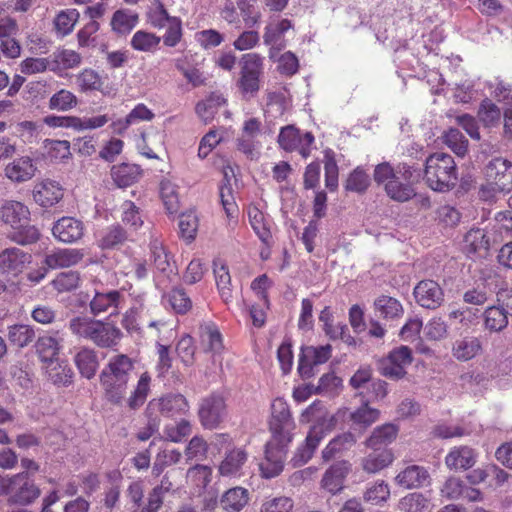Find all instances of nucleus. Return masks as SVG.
Here are the masks:
<instances>
[{"mask_svg":"<svg viewBox=\"0 0 512 512\" xmlns=\"http://www.w3.org/2000/svg\"><path fill=\"white\" fill-rule=\"evenodd\" d=\"M294 428L295 423L287 402L282 398L275 399L271 405L269 421L271 439L265 445V458L260 463L263 477L273 478L282 472Z\"/></svg>","mask_w":512,"mask_h":512,"instance_id":"nucleus-1","label":"nucleus"},{"mask_svg":"<svg viewBox=\"0 0 512 512\" xmlns=\"http://www.w3.org/2000/svg\"><path fill=\"white\" fill-rule=\"evenodd\" d=\"M69 330L77 338L89 341L99 348H113L122 338L121 330L110 320H98L82 315L69 321Z\"/></svg>","mask_w":512,"mask_h":512,"instance_id":"nucleus-2","label":"nucleus"},{"mask_svg":"<svg viewBox=\"0 0 512 512\" xmlns=\"http://www.w3.org/2000/svg\"><path fill=\"white\" fill-rule=\"evenodd\" d=\"M134 365L127 355L112 356L100 373V383L107 400L113 404H121L125 400L128 382Z\"/></svg>","mask_w":512,"mask_h":512,"instance_id":"nucleus-3","label":"nucleus"},{"mask_svg":"<svg viewBox=\"0 0 512 512\" xmlns=\"http://www.w3.org/2000/svg\"><path fill=\"white\" fill-rule=\"evenodd\" d=\"M424 178L434 191H449L458 179L454 158L443 152L430 155L425 162Z\"/></svg>","mask_w":512,"mask_h":512,"instance_id":"nucleus-4","label":"nucleus"},{"mask_svg":"<svg viewBox=\"0 0 512 512\" xmlns=\"http://www.w3.org/2000/svg\"><path fill=\"white\" fill-rule=\"evenodd\" d=\"M486 185H483L480 193L485 200L496 193L510 192L512 190V163L506 159L497 157L488 162L484 170Z\"/></svg>","mask_w":512,"mask_h":512,"instance_id":"nucleus-5","label":"nucleus"},{"mask_svg":"<svg viewBox=\"0 0 512 512\" xmlns=\"http://www.w3.org/2000/svg\"><path fill=\"white\" fill-rule=\"evenodd\" d=\"M240 78L238 87L244 97H254L260 89V77L263 74L264 57L258 53H247L240 59Z\"/></svg>","mask_w":512,"mask_h":512,"instance_id":"nucleus-6","label":"nucleus"},{"mask_svg":"<svg viewBox=\"0 0 512 512\" xmlns=\"http://www.w3.org/2000/svg\"><path fill=\"white\" fill-rule=\"evenodd\" d=\"M315 141L311 132H302L294 125H287L280 129L278 144L286 152H298L303 158L311 154L312 145Z\"/></svg>","mask_w":512,"mask_h":512,"instance_id":"nucleus-7","label":"nucleus"},{"mask_svg":"<svg viewBox=\"0 0 512 512\" xmlns=\"http://www.w3.org/2000/svg\"><path fill=\"white\" fill-rule=\"evenodd\" d=\"M412 350L408 346H399L378 361V371L382 376L401 379L406 375V368L412 363Z\"/></svg>","mask_w":512,"mask_h":512,"instance_id":"nucleus-8","label":"nucleus"},{"mask_svg":"<svg viewBox=\"0 0 512 512\" xmlns=\"http://www.w3.org/2000/svg\"><path fill=\"white\" fill-rule=\"evenodd\" d=\"M198 415L204 428H217L227 416V408L224 398L218 394H211L207 396L200 403Z\"/></svg>","mask_w":512,"mask_h":512,"instance_id":"nucleus-9","label":"nucleus"},{"mask_svg":"<svg viewBox=\"0 0 512 512\" xmlns=\"http://www.w3.org/2000/svg\"><path fill=\"white\" fill-rule=\"evenodd\" d=\"M40 496V489L30 478L28 472L13 476L8 502L18 505H29Z\"/></svg>","mask_w":512,"mask_h":512,"instance_id":"nucleus-10","label":"nucleus"},{"mask_svg":"<svg viewBox=\"0 0 512 512\" xmlns=\"http://www.w3.org/2000/svg\"><path fill=\"white\" fill-rule=\"evenodd\" d=\"M332 353L331 345L302 347L299 355L298 372L303 379L314 376V368L329 360Z\"/></svg>","mask_w":512,"mask_h":512,"instance_id":"nucleus-11","label":"nucleus"},{"mask_svg":"<svg viewBox=\"0 0 512 512\" xmlns=\"http://www.w3.org/2000/svg\"><path fill=\"white\" fill-rule=\"evenodd\" d=\"M147 411L151 414L157 411L164 417L174 418L185 415L189 411V404L182 394L170 393L152 399L148 403Z\"/></svg>","mask_w":512,"mask_h":512,"instance_id":"nucleus-12","label":"nucleus"},{"mask_svg":"<svg viewBox=\"0 0 512 512\" xmlns=\"http://www.w3.org/2000/svg\"><path fill=\"white\" fill-rule=\"evenodd\" d=\"M352 465L347 460L334 462L323 474L320 487L331 495L341 493L345 487V481L350 474Z\"/></svg>","mask_w":512,"mask_h":512,"instance_id":"nucleus-13","label":"nucleus"},{"mask_svg":"<svg viewBox=\"0 0 512 512\" xmlns=\"http://www.w3.org/2000/svg\"><path fill=\"white\" fill-rule=\"evenodd\" d=\"M124 300L123 294L114 289H95L94 296L90 300L89 307L92 315L97 316L109 312L110 315L118 314Z\"/></svg>","mask_w":512,"mask_h":512,"instance_id":"nucleus-14","label":"nucleus"},{"mask_svg":"<svg viewBox=\"0 0 512 512\" xmlns=\"http://www.w3.org/2000/svg\"><path fill=\"white\" fill-rule=\"evenodd\" d=\"M326 435L327 432L323 425L313 426L309 430L305 441L296 449L291 459L293 466L301 467L305 465L312 458L316 449Z\"/></svg>","mask_w":512,"mask_h":512,"instance_id":"nucleus-15","label":"nucleus"},{"mask_svg":"<svg viewBox=\"0 0 512 512\" xmlns=\"http://www.w3.org/2000/svg\"><path fill=\"white\" fill-rule=\"evenodd\" d=\"M31 255L17 247H10L0 252V274L16 277L31 262Z\"/></svg>","mask_w":512,"mask_h":512,"instance_id":"nucleus-16","label":"nucleus"},{"mask_svg":"<svg viewBox=\"0 0 512 512\" xmlns=\"http://www.w3.org/2000/svg\"><path fill=\"white\" fill-rule=\"evenodd\" d=\"M416 302L426 309L435 310L444 301V292L440 285L433 280H422L414 288Z\"/></svg>","mask_w":512,"mask_h":512,"instance_id":"nucleus-17","label":"nucleus"},{"mask_svg":"<svg viewBox=\"0 0 512 512\" xmlns=\"http://www.w3.org/2000/svg\"><path fill=\"white\" fill-rule=\"evenodd\" d=\"M37 172V165L30 156H20L4 167V175L14 184L30 181Z\"/></svg>","mask_w":512,"mask_h":512,"instance_id":"nucleus-18","label":"nucleus"},{"mask_svg":"<svg viewBox=\"0 0 512 512\" xmlns=\"http://www.w3.org/2000/svg\"><path fill=\"white\" fill-rule=\"evenodd\" d=\"M394 480L404 489H418L430 483V474L424 466L410 464L400 470Z\"/></svg>","mask_w":512,"mask_h":512,"instance_id":"nucleus-19","label":"nucleus"},{"mask_svg":"<svg viewBox=\"0 0 512 512\" xmlns=\"http://www.w3.org/2000/svg\"><path fill=\"white\" fill-rule=\"evenodd\" d=\"M53 235L64 243H74L84 234L83 223L73 217H62L53 226Z\"/></svg>","mask_w":512,"mask_h":512,"instance_id":"nucleus-20","label":"nucleus"},{"mask_svg":"<svg viewBox=\"0 0 512 512\" xmlns=\"http://www.w3.org/2000/svg\"><path fill=\"white\" fill-rule=\"evenodd\" d=\"M32 194L38 205L51 207L62 199L63 189L56 181L44 180L35 184Z\"/></svg>","mask_w":512,"mask_h":512,"instance_id":"nucleus-21","label":"nucleus"},{"mask_svg":"<svg viewBox=\"0 0 512 512\" xmlns=\"http://www.w3.org/2000/svg\"><path fill=\"white\" fill-rule=\"evenodd\" d=\"M0 218L11 228L19 227L20 223L30 220L29 208L19 201L7 200L0 207Z\"/></svg>","mask_w":512,"mask_h":512,"instance_id":"nucleus-22","label":"nucleus"},{"mask_svg":"<svg viewBox=\"0 0 512 512\" xmlns=\"http://www.w3.org/2000/svg\"><path fill=\"white\" fill-rule=\"evenodd\" d=\"M476 461L477 453L468 446L454 447L445 457L447 467L454 470H468L475 465Z\"/></svg>","mask_w":512,"mask_h":512,"instance_id":"nucleus-23","label":"nucleus"},{"mask_svg":"<svg viewBox=\"0 0 512 512\" xmlns=\"http://www.w3.org/2000/svg\"><path fill=\"white\" fill-rule=\"evenodd\" d=\"M248 459L245 450L236 448L229 451L219 465L218 471L223 477H239Z\"/></svg>","mask_w":512,"mask_h":512,"instance_id":"nucleus-24","label":"nucleus"},{"mask_svg":"<svg viewBox=\"0 0 512 512\" xmlns=\"http://www.w3.org/2000/svg\"><path fill=\"white\" fill-rule=\"evenodd\" d=\"M83 258L79 249H56L45 257V264L50 269L67 268L78 264Z\"/></svg>","mask_w":512,"mask_h":512,"instance_id":"nucleus-25","label":"nucleus"},{"mask_svg":"<svg viewBox=\"0 0 512 512\" xmlns=\"http://www.w3.org/2000/svg\"><path fill=\"white\" fill-rule=\"evenodd\" d=\"M357 442V437L352 432H344L329 441L321 452L324 462H328L345 451L350 450Z\"/></svg>","mask_w":512,"mask_h":512,"instance_id":"nucleus-26","label":"nucleus"},{"mask_svg":"<svg viewBox=\"0 0 512 512\" xmlns=\"http://www.w3.org/2000/svg\"><path fill=\"white\" fill-rule=\"evenodd\" d=\"M482 343L478 337L465 336L455 340L452 346V355L459 361H468L479 355Z\"/></svg>","mask_w":512,"mask_h":512,"instance_id":"nucleus-27","label":"nucleus"},{"mask_svg":"<svg viewBox=\"0 0 512 512\" xmlns=\"http://www.w3.org/2000/svg\"><path fill=\"white\" fill-rule=\"evenodd\" d=\"M45 372L49 380L57 386H68L72 383L73 371L64 361L59 358L44 364Z\"/></svg>","mask_w":512,"mask_h":512,"instance_id":"nucleus-28","label":"nucleus"},{"mask_svg":"<svg viewBox=\"0 0 512 512\" xmlns=\"http://www.w3.org/2000/svg\"><path fill=\"white\" fill-rule=\"evenodd\" d=\"M62 341V338L52 335H44L37 339L35 349L43 364L58 359Z\"/></svg>","mask_w":512,"mask_h":512,"instance_id":"nucleus-29","label":"nucleus"},{"mask_svg":"<svg viewBox=\"0 0 512 512\" xmlns=\"http://www.w3.org/2000/svg\"><path fill=\"white\" fill-rule=\"evenodd\" d=\"M398 434V427L392 423H386L376 427L367 438L365 444L368 448L379 450L382 446L392 443Z\"/></svg>","mask_w":512,"mask_h":512,"instance_id":"nucleus-30","label":"nucleus"},{"mask_svg":"<svg viewBox=\"0 0 512 512\" xmlns=\"http://www.w3.org/2000/svg\"><path fill=\"white\" fill-rule=\"evenodd\" d=\"M74 361L83 377L91 379L95 376L99 362L94 349L88 347L80 349L75 355Z\"/></svg>","mask_w":512,"mask_h":512,"instance_id":"nucleus-31","label":"nucleus"},{"mask_svg":"<svg viewBox=\"0 0 512 512\" xmlns=\"http://www.w3.org/2000/svg\"><path fill=\"white\" fill-rule=\"evenodd\" d=\"M249 500V492L243 487H233L227 490L220 499V506L227 512H239Z\"/></svg>","mask_w":512,"mask_h":512,"instance_id":"nucleus-32","label":"nucleus"},{"mask_svg":"<svg viewBox=\"0 0 512 512\" xmlns=\"http://www.w3.org/2000/svg\"><path fill=\"white\" fill-rule=\"evenodd\" d=\"M380 417V411L372 408L367 402H364L356 410L350 412L349 420L355 429L365 431L368 427L378 421Z\"/></svg>","mask_w":512,"mask_h":512,"instance_id":"nucleus-33","label":"nucleus"},{"mask_svg":"<svg viewBox=\"0 0 512 512\" xmlns=\"http://www.w3.org/2000/svg\"><path fill=\"white\" fill-rule=\"evenodd\" d=\"M111 175L119 187H128L139 179L141 168L136 164L121 163L112 167Z\"/></svg>","mask_w":512,"mask_h":512,"instance_id":"nucleus-34","label":"nucleus"},{"mask_svg":"<svg viewBox=\"0 0 512 512\" xmlns=\"http://www.w3.org/2000/svg\"><path fill=\"white\" fill-rule=\"evenodd\" d=\"M151 376L148 372H143L134 389L131 391L129 397L126 399V404L129 409L137 410L147 400L150 393Z\"/></svg>","mask_w":512,"mask_h":512,"instance_id":"nucleus-35","label":"nucleus"},{"mask_svg":"<svg viewBox=\"0 0 512 512\" xmlns=\"http://www.w3.org/2000/svg\"><path fill=\"white\" fill-rule=\"evenodd\" d=\"M375 313L383 319H397L403 315V306L395 298L382 295L374 301Z\"/></svg>","mask_w":512,"mask_h":512,"instance_id":"nucleus-36","label":"nucleus"},{"mask_svg":"<svg viewBox=\"0 0 512 512\" xmlns=\"http://www.w3.org/2000/svg\"><path fill=\"white\" fill-rule=\"evenodd\" d=\"M393 453L388 450H374L362 460V468L368 473H377L393 462Z\"/></svg>","mask_w":512,"mask_h":512,"instance_id":"nucleus-37","label":"nucleus"},{"mask_svg":"<svg viewBox=\"0 0 512 512\" xmlns=\"http://www.w3.org/2000/svg\"><path fill=\"white\" fill-rule=\"evenodd\" d=\"M485 328L491 332H500L508 325V311L500 306L488 307L484 312Z\"/></svg>","mask_w":512,"mask_h":512,"instance_id":"nucleus-38","label":"nucleus"},{"mask_svg":"<svg viewBox=\"0 0 512 512\" xmlns=\"http://www.w3.org/2000/svg\"><path fill=\"white\" fill-rule=\"evenodd\" d=\"M214 275L221 299L228 303L232 299L231 276L221 261H214Z\"/></svg>","mask_w":512,"mask_h":512,"instance_id":"nucleus-39","label":"nucleus"},{"mask_svg":"<svg viewBox=\"0 0 512 512\" xmlns=\"http://www.w3.org/2000/svg\"><path fill=\"white\" fill-rule=\"evenodd\" d=\"M247 214L254 232L262 242L267 243L271 238V233L265 214L256 206H249Z\"/></svg>","mask_w":512,"mask_h":512,"instance_id":"nucleus-40","label":"nucleus"},{"mask_svg":"<svg viewBox=\"0 0 512 512\" xmlns=\"http://www.w3.org/2000/svg\"><path fill=\"white\" fill-rule=\"evenodd\" d=\"M200 338L206 351L218 353L223 348L221 333L213 324L205 323L200 326Z\"/></svg>","mask_w":512,"mask_h":512,"instance_id":"nucleus-41","label":"nucleus"},{"mask_svg":"<svg viewBox=\"0 0 512 512\" xmlns=\"http://www.w3.org/2000/svg\"><path fill=\"white\" fill-rule=\"evenodd\" d=\"M430 507V499L419 492L407 494L398 503V509L401 512H424L429 510Z\"/></svg>","mask_w":512,"mask_h":512,"instance_id":"nucleus-42","label":"nucleus"},{"mask_svg":"<svg viewBox=\"0 0 512 512\" xmlns=\"http://www.w3.org/2000/svg\"><path fill=\"white\" fill-rule=\"evenodd\" d=\"M385 191L391 199L398 202L408 201L415 195V191L410 183L400 181V176L389 180L385 185Z\"/></svg>","mask_w":512,"mask_h":512,"instance_id":"nucleus-43","label":"nucleus"},{"mask_svg":"<svg viewBox=\"0 0 512 512\" xmlns=\"http://www.w3.org/2000/svg\"><path fill=\"white\" fill-rule=\"evenodd\" d=\"M161 42V37L152 32L138 30L131 38V47L140 52H154Z\"/></svg>","mask_w":512,"mask_h":512,"instance_id":"nucleus-44","label":"nucleus"},{"mask_svg":"<svg viewBox=\"0 0 512 512\" xmlns=\"http://www.w3.org/2000/svg\"><path fill=\"white\" fill-rule=\"evenodd\" d=\"M127 240L126 231L120 225L107 227L98 239V246L101 249H113Z\"/></svg>","mask_w":512,"mask_h":512,"instance_id":"nucleus-45","label":"nucleus"},{"mask_svg":"<svg viewBox=\"0 0 512 512\" xmlns=\"http://www.w3.org/2000/svg\"><path fill=\"white\" fill-rule=\"evenodd\" d=\"M78 105L77 96L66 89H60L56 93H54L48 101V107L51 110H56L60 112H67L72 110Z\"/></svg>","mask_w":512,"mask_h":512,"instance_id":"nucleus-46","label":"nucleus"},{"mask_svg":"<svg viewBox=\"0 0 512 512\" xmlns=\"http://www.w3.org/2000/svg\"><path fill=\"white\" fill-rule=\"evenodd\" d=\"M35 336V330L30 325L16 324L8 328L9 341L19 348L28 346Z\"/></svg>","mask_w":512,"mask_h":512,"instance_id":"nucleus-47","label":"nucleus"},{"mask_svg":"<svg viewBox=\"0 0 512 512\" xmlns=\"http://www.w3.org/2000/svg\"><path fill=\"white\" fill-rule=\"evenodd\" d=\"M40 237L39 230L27 223H20L19 227L12 228V231L8 234V238L19 244L28 245L38 241Z\"/></svg>","mask_w":512,"mask_h":512,"instance_id":"nucleus-48","label":"nucleus"},{"mask_svg":"<svg viewBox=\"0 0 512 512\" xmlns=\"http://www.w3.org/2000/svg\"><path fill=\"white\" fill-rule=\"evenodd\" d=\"M160 196L165 205L166 210L170 214L178 211V187L172 180L165 178L160 182Z\"/></svg>","mask_w":512,"mask_h":512,"instance_id":"nucleus-49","label":"nucleus"},{"mask_svg":"<svg viewBox=\"0 0 512 512\" xmlns=\"http://www.w3.org/2000/svg\"><path fill=\"white\" fill-rule=\"evenodd\" d=\"M147 23L156 29H163L173 16H170L163 3L160 0H155L148 8Z\"/></svg>","mask_w":512,"mask_h":512,"instance_id":"nucleus-50","label":"nucleus"},{"mask_svg":"<svg viewBox=\"0 0 512 512\" xmlns=\"http://www.w3.org/2000/svg\"><path fill=\"white\" fill-rule=\"evenodd\" d=\"M137 22V14L130 11L118 10L113 14L111 26L118 34H126L136 26Z\"/></svg>","mask_w":512,"mask_h":512,"instance_id":"nucleus-51","label":"nucleus"},{"mask_svg":"<svg viewBox=\"0 0 512 512\" xmlns=\"http://www.w3.org/2000/svg\"><path fill=\"white\" fill-rule=\"evenodd\" d=\"M79 19L76 9H67L59 12L54 19L55 30L61 36L70 34Z\"/></svg>","mask_w":512,"mask_h":512,"instance_id":"nucleus-52","label":"nucleus"},{"mask_svg":"<svg viewBox=\"0 0 512 512\" xmlns=\"http://www.w3.org/2000/svg\"><path fill=\"white\" fill-rule=\"evenodd\" d=\"M478 117L484 126L493 127L499 123L501 111L490 99H484L480 104Z\"/></svg>","mask_w":512,"mask_h":512,"instance_id":"nucleus-53","label":"nucleus"},{"mask_svg":"<svg viewBox=\"0 0 512 512\" xmlns=\"http://www.w3.org/2000/svg\"><path fill=\"white\" fill-rule=\"evenodd\" d=\"M225 103V99L219 95H211L206 100L196 105L197 115L205 122L213 119L219 106Z\"/></svg>","mask_w":512,"mask_h":512,"instance_id":"nucleus-54","label":"nucleus"},{"mask_svg":"<svg viewBox=\"0 0 512 512\" xmlns=\"http://www.w3.org/2000/svg\"><path fill=\"white\" fill-rule=\"evenodd\" d=\"M444 143L458 156H464L468 151V140L456 128H450L444 134Z\"/></svg>","mask_w":512,"mask_h":512,"instance_id":"nucleus-55","label":"nucleus"},{"mask_svg":"<svg viewBox=\"0 0 512 512\" xmlns=\"http://www.w3.org/2000/svg\"><path fill=\"white\" fill-rule=\"evenodd\" d=\"M389 497V485L383 480L376 481L368 486L364 493V500L375 505L386 502Z\"/></svg>","mask_w":512,"mask_h":512,"instance_id":"nucleus-56","label":"nucleus"},{"mask_svg":"<svg viewBox=\"0 0 512 512\" xmlns=\"http://www.w3.org/2000/svg\"><path fill=\"white\" fill-rule=\"evenodd\" d=\"M292 27L291 21L282 19L277 22H271L265 27L263 40L266 45H275L281 36Z\"/></svg>","mask_w":512,"mask_h":512,"instance_id":"nucleus-57","label":"nucleus"},{"mask_svg":"<svg viewBox=\"0 0 512 512\" xmlns=\"http://www.w3.org/2000/svg\"><path fill=\"white\" fill-rule=\"evenodd\" d=\"M167 300L178 314H185L192 307V301L183 288L172 289L167 295Z\"/></svg>","mask_w":512,"mask_h":512,"instance_id":"nucleus-58","label":"nucleus"},{"mask_svg":"<svg viewBox=\"0 0 512 512\" xmlns=\"http://www.w3.org/2000/svg\"><path fill=\"white\" fill-rule=\"evenodd\" d=\"M76 82L82 92L100 90L103 84L100 75L88 68L77 75Z\"/></svg>","mask_w":512,"mask_h":512,"instance_id":"nucleus-59","label":"nucleus"},{"mask_svg":"<svg viewBox=\"0 0 512 512\" xmlns=\"http://www.w3.org/2000/svg\"><path fill=\"white\" fill-rule=\"evenodd\" d=\"M20 69L23 74L43 73L47 70H57V65L47 58H26L20 63Z\"/></svg>","mask_w":512,"mask_h":512,"instance_id":"nucleus-60","label":"nucleus"},{"mask_svg":"<svg viewBox=\"0 0 512 512\" xmlns=\"http://www.w3.org/2000/svg\"><path fill=\"white\" fill-rule=\"evenodd\" d=\"M151 260L156 269L160 272H166L170 268L168 254L166 253L162 242L158 238L150 241Z\"/></svg>","mask_w":512,"mask_h":512,"instance_id":"nucleus-61","label":"nucleus"},{"mask_svg":"<svg viewBox=\"0 0 512 512\" xmlns=\"http://www.w3.org/2000/svg\"><path fill=\"white\" fill-rule=\"evenodd\" d=\"M465 246L469 252L476 253L489 248V239L484 230L477 228L468 231L464 238Z\"/></svg>","mask_w":512,"mask_h":512,"instance_id":"nucleus-62","label":"nucleus"},{"mask_svg":"<svg viewBox=\"0 0 512 512\" xmlns=\"http://www.w3.org/2000/svg\"><path fill=\"white\" fill-rule=\"evenodd\" d=\"M208 451L207 442L200 436H194L185 449L187 462L202 461L206 458Z\"/></svg>","mask_w":512,"mask_h":512,"instance_id":"nucleus-63","label":"nucleus"},{"mask_svg":"<svg viewBox=\"0 0 512 512\" xmlns=\"http://www.w3.org/2000/svg\"><path fill=\"white\" fill-rule=\"evenodd\" d=\"M191 432V423L185 419H182L176 424L166 425L163 430L165 438L175 443L181 442L185 437L190 435Z\"/></svg>","mask_w":512,"mask_h":512,"instance_id":"nucleus-64","label":"nucleus"}]
</instances>
